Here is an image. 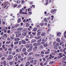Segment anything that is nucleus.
<instances>
[{"instance_id":"37","label":"nucleus","mask_w":66,"mask_h":66,"mask_svg":"<svg viewBox=\"0 0 66 66\" xmlns=\"http://www.w3.org/2000/svg\"><path fill=\"white\" fill-rule=\"evenodd\" d=\"M40 65H41V66H43V63L42 62H40Z\"/></svg>"},{"instance_id":"27","label":"nucleus","mask_w":66,"mask_h":66,"mask_svg":"<svg viewBox=\"0 0 66 66\" xmlns=\"http://www.w3.org/2000/svg\"><path fill=\"white\" fill-rule=\"evenodd\" d=\"M16 52H19V49H17L16 50Z\"/></svg>"},{"instance_id":"40","label":"nucleus","mask_w":66,"mask_h":66,"mask_svg":"<svg viewBox=\"0 0 66 66\" xmlns=\"http://www.w3.org/2000/svg\"><path fill=\"white\" fill-rule=\"evenodd\" d=\"M12 54L13 55H15V52H12Z\"/></svg>"},{"instance_id":"24","label":"nucleus","mask_w":66,"mask_h":66,"mask_svg":"<svg viewBox=\"0 0 66 66\" xmlns=\"http://www.w3.org/2000/svg\"><path fill=\"white\" fill-rule=\"evenodd\" d=\"M26 64L28 65H30V62L29 61L27 62L26 63Z\"/></svg>"},{"instance_id":"55","label":"nucleus","mask_w":66,"mask_h":66,"mask_svg":"<svg viewBox=\"0 0 66 66\" xmlns=\"http://www.w3.org/2000/svg\"><path fill=\"white\" fill-rule=\"evenodd\" d=\"M22 10H20V13H22Z\"/></svg>"},{"instance_id":"19","label":"nucleus","mask_w":66,"mask_h":66,"mask_svg":"<svg viewBox=\"0 0 66 66\" xmlns=\"http://www.w3.org/2000/svg\"><path fill=\"white\" fill-rule=\"evenodd\" d=\"M14 44L15 45H17V44H18V41L15 42L14 43Z\"/></svg>"},{"instance_id":"13","label":"nucleus","mask_w":66,"mask_h":66,"mask_svg":"<svg viewBox=\"0 0 66 66\" xmlns=\"http://www.w3.org/2000/svg\"><path fill=\"white\" fill-rule=\"evenodd\" d=\"M22 51L23 52H26V48H23L22 49Z\"/></svg>"},{"instance_id":"45","label":"nucleus","mask_w":66,"mask_h":66,"mask_svg":"<svg viewBox=\"0 0 66 66\" xmlns=\"http://www.w3.org/2000/svg\"><path fill=\"white\" fill-rule=\"evenodd\" d=\"M30 11H31V8H29L28 10V11L29 12Z\"/></svg>"},{"instance_id":"44","label":"nucleus","mask_w":66,"mask_h":66,"mask_svg":"<svg viewBox=\"0 0 66 66\" xmlns=\"http://www.w3.org/2000/svg\"><path fill=\"white\" fill-rule=\"evenodd\" d=\"M41 44V43H38V44L37 45L38 46H39Z\"/></svg>"},{"instance_id":"46","label":"nucleus","mask_w":66,"mask_h":66,"mask_svg":"<svg viewBox=\"0 0 66 66\" xmlns=\"http://www.w3.org/2000/svg\"><path fill=\"white\" fill-rule=\"evenodd\" d=\"M17 60H18V58H17V57H16L15 58V61H17Z\"/></svg>"},{"instance_id":"18","label":"nucleus","mask_w":66,"mask_h":66,"mask_svg":"<svg viewBox=\"0 0 66 66\" xmlns=\"http://www.w3.org/2000/svg\"><path fill=\"white\" fill-rule=\"evenodd\" d=\"M11 43V41H7L6 42V44H10Z\"/></svg>"},{"instance_id":"63","label":"nucleus","mask_w":66,"mask_h":66,"mask_svg":"<svg viewBox=\"0 0 66 66\" xmlns=\"http://www.w3.org/2000/svg\"><path fill=\"white\" fill-rule=\"evenodd\" d=\"M34 61L35 62H36V63H37V60H34Z\"/></svg>"},{"instance_id":"17","label":"nucleus","mask_w":66,"mask_h":66,"mask_svg":"<svg viewBox=\"0 0 66 66\" xmlns=\"http://www.w3.org/2000/svg\"><path fill=\"white\" fill-rule=\"evenodd\" d=\"M22 30V28H20L17 29V30L19 31V30H20V31H21V30Z\"/></svg>"},{"instance_id":"49","label":"nucleus","mask_w":66,"mask_h":66,"mask_svg":"<svg viewBox=\"0 0 66 66\" xmlns=\"http://www.w3.org/2000/svg\"><path fill=\"white\" fill-rule=\"evenodd\" d=\"M28 14H29V15H31V14H32V12H29L28 13Z\"/></svg>"},{"instance_id":"16","label":"nucleus","mask_w":66,"mask_h":66,"mask_svg":"<svg viewBox=\"0 0 66 66\" xmlns=\"http://www.w3.org/2000/svg\"><path fill=\"white\" fill-rule=\"evenodd\" d=\"M20 21H21V19L20 18L18 20V22H19V23L20 22Z\"/></svg>"},{"instance_id":"29","label":"nucleus","mask_w":66,"mask_h":66,"mask_svg":"<svg viewBox=\"0 0 66 66\" xmlns=\"http://www.w3.org/2000/svg\"><path fill=\"white\" fill-rule=\"evenodd\" d=\"M56 40L57 42H59V43H60V40L58 38H57Z\"/></svg>"},{"instance_id":"6","label":"nucleus","mask_w":66,"mask_h":66,"mask_svg":"<svg viewBox=\"0 0 66 66\" xmlns=\"http://www.w3.org/2000/svg\"><path fill=\"white\" fill-rule=\"evenodd\" d=\"M36 42V40H34L33 39H32L31 43H35V42Z\"/></svg>"},{"instance_id":"23","label":"nucleus","mask_w":66,"mask_h":66,"mask_svg":"<svg viewBox=\"0 0 66 66\" xmlns=\"http://www.w3.org/2000/svg\"><path fill=\"white\" fill-rule=\"evenodd\" d=\"M21 3L22 4H24L25 3V2H24V1L23 0H22V1Z\"/></svg>"},{"instance_id":"7","label":"nucleus","mask_w":66,"mask_h":66,"mask_svg":"<svg viewBox=\"0 0 66 66\" xmlns=\"http://www.w3.org/2000/svg\"><path fill=\"white\" fill-rule=\"evenodd\" d=\"M22 43L23 44H26V42L24 40H22Z\"/></svg>"},{"instance_id":"34","label":"nucleus","mask_w":66,"mask_h":66,"mask_svg":"<svg viewBox=\"0 0 66 66\" xmlns=\"http://www.w3.org/2000/svg\"><path fill=\"white\" fill-rule=\"evenodd\" d=\"M40 55L37 54H36L35 55V56H39Z\"/></svg>"},{"instance_id":"32","label":"nucleus","mask_w":66,"mask_h":66,"mask_svg":"<svg viewBox=\"0 0 66 66\" xmlns=\"http://www.w3.org/2000/svg\"><path fill=\"white\" fill-rule=\"evenodd\" d=\"M32 34H33V35H36V32H35L34 33V32H33L32 33Z\"/></svg>"},{"instance_id":"41","label":"nucleus","mask_w":66,"mask_h":66,"mask_svg":"<svg viewBox=\"0 0 66 66\" xmlns=\"http://www.w3.org/2000/svg\"><path fill=\"white\" fill-rule=\"evenodd\" d=\"M4 46H5V45H3L2 46V47H3V48H4V49H5V47H4Z\"/></svg>"},{"instance_id":"14","label":"nucleus","mask_w":66,"mask_h":66,"mask_svg":"<svg viewBox=\"0 0 66 66\" xmlns=\"http://www.w3.org/2000/svg\"><path fill=\"white\" fill-rule=\"evenodd\" d=\"M33 46H37V44L36 43H34L33 44Z\"/></svg>"},{"instance_id":"25","label":"nucleus","mask_w":66,"mask_h":66,"mask_svg":"<svg viewBox=\"0 0 66 66\" xmlns=\"http://www.w3.org/2000/svg\"><path fill=\"white\" fill-rule=\"evenodd\" d=\"M61 32H58L57 34V35H61Z\"/></svg>"},{"instance_id":"51","label":"nucleus","mask_w":66,"mask_h":66,"mask_svg":"<svg viewBox=\"0 0 66 66\" xmlns=\"http://www.w3.org/2000/svg\"><path fill=\"white\" fill-rule=\"evenodd\" d=\"M47 62H45L44 63V65H47Z\"/></svg>"},{"instance_id":"3","label":"nucleus","mask_w":66,"mask_h":66,"mask_svg":"<svg viewBox=\"0 0 66 66\" xmlns=\"http://www.w3.org/2000/svg\"><path fill=\"white\" fill-rule=\"evenodd\" d=\"M32 47H30L29 48L28 50V51L29 52H30L32 51Z\"/></svg>"},{"instance_id":"59","label":"nucleus","mask_w":66,"mask_h":66,"mask_svg":"<svg viewBox=\"0 0 66 66\" xmlns=\"http://www.w3.org/2000/svg\"><path fill=\"white\" fill-rule=\"evenodd\" d=\"M10 32H11V31H10V30H9L7 31L8 33H10Z\"/></svg>"},{"instance_id":"47","label":"nucleus","mask_w":66,"mask_h":66,"mask_svg":"<svg viewBox=\"0 0 66 66\" xmlns=\"http://www.w3.org/2000/svg\"><path fill=\"white\" fill-rule=\"evenodd\" d=\"M24 55H27L28 53H27V52H26L24 53Z\"/></svg>"},{"instance_id":"22","label":"nucleus","mask_w":66,"mask_h":66,"mask_svg":"<svg viewBox=\"0 0 66 66\" xmlns=\"http://www.w3.org/2000/svg\"><path fill=\"white\" fill-rule=\"evenodd\" d=\"M16 2L17 3H20L21 2L20 1L18 0L16 1Z\"/></svg>"},{"instance_id":"52","label":"nucleus","mask_w":66,"mask_h":66,"mask_svg":"<svg viewBox=\"0 0 66 66\" xmlns=\"http://www.w3.org/2000/svg\"><path fill=\"white\" fill-rule=\"evenodd\" d=\"M18 59H20V58L21 57V56L20 55H19L18 56Z\"/></svg>"},{"instance_id":"30","label":"nucleus","mask_w":66,"mask_h":66,"mask_svg":"<svg viewBox=\"0 0 66 66\" xmlns=\"http://www.w3.org/2000/svg\"><path fill=\"white\" fill-rule=\"evenodd\" d=\"M34 31H37V28H35L34 29Z\"/></svg>"},{"instance_id":"56","label":"nucleus","mask_w":66,"mask_h":66,"mask_svg":"<svg viewBox=\"0 0 66 66\" xmlns=\"http://www.w3.org/2000/svg\"><path fill=\"white\" fill-rule=\"evenodd\" d=\"M21 61H23V59L22 58H21Z\"/></svg>"},{"instance_id":"58","label":"nucleus","mask_w":66,"mask_h":66,"mask_svg":"<svg viewBox=\"0 0 66 66\" xmlns=\"http://www.w3.org/2000/svg\"><path fill=\"white\" fill-rule=\"evenodd\" d=\"M41 44L43 45V44H45V42H41Z\"/></svg>"},{"instance_id":"50","label":"nucleus","mask_w":66,"mask_h":66,"mask_svg":"<svg viewBox=\"0 0 66 66\" xmlns=\"http://www.w3.org/2000/svg\"><path fill=\"white\" fill-rule=\"evenodd\" d=\"M35 39H38V37H35Z\"/></svg>"},{"instance_id":"26","label":"nucleus","mask_w":66,"mask_h":66,"mask_svg":"<svg viewBox=\"0 0 66 66\" xmlns=\"http://www.w3.org/2000/svg\"><path fill=\"white\" fill-rule=\"evenodd\" d=\"M41 41H42V39H40L39 40L37 41V42L38 43H39V42H41Z\"/></svg>"},{"instance_id":"11","label":"nucleus","mask_w":66,"mask_h":66,"mask_svg":"<svg viewBox=\"0 0 66 66\" xmlns=\"http://www.w3.org/2000/svg\"><path fill=\"white\" fill-rule=\"evenodd\" d=\"M21 7V5L20 4L18 5V6L17 7L18 9H20V7Z\"/></svg>"},{"instance_id":"15","label":"nucleus","mask_w":66,"mask_h":66,"mask_svg":"<svg viewBox=\"0 0 66 66\" xmlns=\"http://www.w3.org/2000/svg\"><path fill=\"white\" fill-rule=\"evenodd\" d=\"M10 64L11 65H13V64H14V62L13 61H12L10 63Z\"/></svg>"},{"instance_id":"42","label":"nucleus","mask_w":66,"mask_h":66,"mask_svg":"<svg viewBox=\"0 0 66 66\" xmlns=\"http://www.w3.org/2000/svg\"><path fill=\"white\" fill-rule=\"evenodd\" d=\"M63 60H65V59H66V56H65L63 58Z\"/></svg>"},{"instance_id":"33","label":"nucleus","mask_w":66,"mask_h":66,"mask_svg":"<svg viewBox=\"0 0 66 66\" xmlns=\"http://www.w3.org/2000/svg\"><path fill=\"white\" fill-rule=\"evenodd\" d=\"M30 47V46L28 44L26 46V47L27 48H29V47Z\"/></svg>"},{"instance_id":"53","label":"nucleus","mask_w":66,"mask_h":66,"mask_svg":"<svg viewBox=\"0 0 66 66\" xmlns=\"http://www.w3.org/2000/svg\"><path fill=\"white\" fill-rule=\"evenodd\" d=\"M3 56V55H2V54H0V57H2Z\"/></svg>"},{"instance_id":"31","label":"nucleus","mask_w":66,"mask_h":66,"mask_svg":"<svg viewBox=\"0 0 66 66\" xmlns=\"http://www.w3.org/2000/svg\"><path fill=\"white\" fill-rule=\"evenodd\" d=\"M6 61H4V62H3V64L4 65V66H5V65H6V64H6Z\"/></svg>"},{"instance_id":"8","label":"nucleus","mask_w":66,"mask_h":66,"mask_svg":"<svg viewBox=\"0 0 66 66\" xmlns=\"http://www.w3.org/2000/svg\"><path fill=\"white\" fill-rule=\"evenodd\" d=\"M14 40L15 41H17V40H19L20 39L18 38H16L14 39Z\"/></svg>"},{"instance_id":"64","label":"nucleus","mask_w":66,"mask_h":66,"mask_svg":"<svg viewBox=\"0 0 66 66\" xmlns=\"http://www.w3.org/2000/svg\"><path fill=\"white\" fill-rule=\"evenodd\" d=\"M54 48L55 49H56L57 48V46H54Z\"/></svg>"},{"instance_id":"35","label":"nucleus","mask_w":66,"mask_h":66,"mask_svg":"<svg viewBox=\"0 0 66 66\" xmlns=\"http://www.w3.org/2000/svg\"><path fill=\"white\" fill-rule=\"evenodd\" d=\"M8 50L9 51H11V50H12V48H10Z\"/></svg>"},{"instance_id":"28","label":"nucleus","mask_w":66,"mask_h":66,"mask_svg":"<svg viewBox=\"0 0 66 66\" xmlns=\"http://www.w3.org/2000/svg\"><path fill=\"white\" fill-rule=\"evenodd\" d=\"M49 51L46 52L45 53V54H49Z\"/></svg>"},{"instance_id":"57","label":"nucleus","mask_w":66,"mask_h":66,"mask_svg":"<svg viewBox=\"0 0 66 66\" xmlns=\"http://www.w3.org/2000/svg\"><path fill=\"white\" fill-rule=\"evenodd\" d=\"M5 59V57H2V60H4Z\"/></svg>"},{"instance_id":"48","label":"nucleus","mask_w":66,"mask_h":66,"mask_svg":"<svg viewBox=\"0 0 66 66\" xmlns=\"http://www.w3.org/2000/svg\"><path fill=\"white\" fill-rule=\"evenodd\" d=\"M60 52H63V51H62V49H60Z\"/></svg>"},{"instance_id":"60","label":"nucleus","mask_w":66,"mask_h":66,"mask_svg":"<svg viewBox=\"0 0 66 66\" xmlns=\"http://www.w3.org/2000/svg\"><path fill=\"white\" fill-rule=\"evenodd\" d=\"M7 40H11V39L9 38H7Z\"/></svg>"},{"instance_id":"4","label":"nucleus","mask_w":66,"mask_h":66,"mask_svg":"<svg viewBox=\"0 0 66 66\" xmlns=\"http://www.w3.org/2000/svg\"><path fill=\"white\" fill-rule=\"evenodd\" d=\"M9 60H11L13 58V56L12 55H9Z\"/></svg>"},{"instance_id":"2","label":"nucleus","mask_w":66,"mask_h":66,"mask_svg":"<svg viewBox=\"0 0 66 66\" xmlns=\"http://www.w3.org/2000/svg\"><path fill=\"white\" fill-rule=\"evenodd\" d=\"M40 30H38L37 32H38V33L37 34V36H39L40 35V34H41V32L39 31Z\"/></svg>"},{"instance_id":"54","label":"nucleus","mask_w":66,"mask_h":66,"mask_svg":"<svg viewBox=\"0 0 66 66\" xmlns=\"http://www.w3.org/2000/svg\"><path fill=\"white\" fill-rule=\"evenodd\" d=\"M58 48L60 49H62V47H61V46H59V47Z\"/></svg>"},{"instance_id":"5","label":"nucleus","mask_w":66,"mask_h":66,"mask_svg":"<svg viewBox=\"0 0 66 66\" xmlns=\"http://www.w3.org/2000/svg\"><path fill=\"white\" fill-rule=\"evenodd\" d=\"M3 36L5 38H6V37H7V34H5L3 35Z\"/></svg>"},{"instance_id":"9","label":"nucleus","mask_w":66,"mask_h":66,"mask_svg":"<svg viewBox=\"0 0 66 66\" xmlns=\"http://www.w3.org/2000/svg\"><path fill=\"white\" fill-rule=\"evenodd\" d=\"M62 55V53H60L58 54V55L60 56V57H63V56Z\"/></svg>"},{"instance_id":"39","label":"nucleus","mask_w":66,"mask_h":66,"mask_svg":"<svg viewBox=\"0 0 66 66\" xmlns=\"http://www.w3.org/2000/svg\"><path fill=\"white\" fill-rule=\"evenodd\" d=\"M17 6V4H15L14 5L13 7H16Z\"/></svg>"},{"instance_id":"20","label":"nucleus","mask_w":66,"mask_h":66,"mask_svg":"<svg viewBox=\"0 0 66 66\" xmlns=\"http://www.w3.org/2000/svg\"><path fill=\"white\" fill-rule=\"evenodd\" d=\"M44 46L45 47H47V46H48V45L47 44H45L44 45Z\"/></svg>"},{"instance_id":"62","label":"nucleus","mask_w":66,"mask_h":66,"mask_svg":"<svg viewBox=\"0 0 66 66\" xmlns=\"http://www.w3.org/2000/svg\"><path fill=\"white\" fill-rule=\"evenodd\" d=\"M19 45H21V41H20L19 42Z\"/></svg>"},{"instance_id":"36","label":"nucleus","mask_w":66,"mask_h":66,"mask_svg":"<svg viewBox=\"0 0 66 66\" xmlns=\"http://www.w3.org/2000/svg\"><path fill=\"white\" fill-rule=\"evenodd\" d=\"M11 38L12 39H14V37H13V36H12L11 37Z\"/></svg>"},{"instance_id":"61","label":"nucleus","mask_w":66,"mask_h":66,"mask_svg":"<svg viewBox=\"0 0 66 66\" xmlns=\"http://www.w3.org/2000/svg\"><path fill=\"white\" fill-rule=\"evenodd\" d=\"M30 36L31 38H32V37H33V36H32V35H30Z\"/></svg>"},{"instance_id":"1","label":"nucleus","mask_w":66,"mask_h":66,"mask_svg":"<svg viewBox=\"0 0 66 66\" xmlns=\"http://www.w3.org/2000/svg\"><path fill=\"white\" fill-rule=\"evenodd\" d=\"M21 33V32L20 31H18V32H15V34H17L16 35V37H19V36H20L21 35V34H19V33Z\"/></svg>"},{"instance_id":"38","label":"nucleus","mask_w":66,"mask_h":66,"mask_svg":"<svg viewBox=\"0 0 66 66\" xmlns=\"http://www.w3.org/2000/svg\"><path fill=\"white\" fill-rule=\"evenodd\" d=\"M63 42H61L60 43V46H61V45L63 44Z\"/></svg>"},{"instance_id":"10","label":"nucleus","mask_w":66,"mask_h":66,"mask_svg":"<svg viewBox=\"0 0 66 66\" xmlns=\"http://www.w3.org/2000/svg\"><path fill=\"white\" fill-rule=\"evenodd\" d=\"M22 35L23 36H26V35H27V32H23L22 34Z\"/></svg>"},{"instance_id":"21","label":"nucleus","mask_w":66,"mask_h":66,"mask_svg":"<svg viewBox=\"0 0 66 66\" xmlns=\"http://www.w3.org/2000/svg\"><path fill=\"white\" fill-rule=\"evenodd\" d=\"M33 54V53L32 52H31L29 53V55H32Z\"/></svg>"},{"instance_id":"43","label":"nucleus","mask_w":66,"mask_h":66,"mask_svg":"<svg viewBox=\"0 0 66 66\" xmlns=\"http://www.w3.org/2000/svg\"><path fill=\"white\" fill-rule=\"evenodd\" d=\"M56 45L57 46L59 47V43H57L56 44Z\"/></svg>"},{"instance_id":"12","label":"nucleus","mask_w":66,"mask_h":66,"mask_svg":"<svg viewBox=\"0 0 66 66\" xmlns=\"http://www.w3.org/2000/svg\"><path fill=\"white\" fill-rule=\"evenodd\" d=\"M46 35V33L45 32H43L41 34L42 36H45Z\"/></svg>"}]
</instances>
